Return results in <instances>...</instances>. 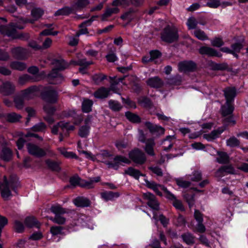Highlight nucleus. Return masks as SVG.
I'll use <instances>...</instances> for the list:
<instances>
[{
  "instance_id": "obj_39",
  "label": "nucleus",
  "mask_w": 248,
  "mask_h": 248,
  "mask_svg": "<svg viewBox=\"0 0 248 248\" xmlns=\"http://www.w3.org/2000/svg\"><path fill=\"white\" fill-rule=\"evenodd\" d=\"M125 116L126 118L132 123H138L140 122V117L137 114L130 111L125 112Z\"/></svg>"
},
{
  "instance_id": "obj_44",
  "label": "nucleus",
  "mask_w": 248,
  "mask_h": 248,
  "mask_svg": "<svg viewBox=\"0 0 248 248\" xmlns=\"http://www.w3.org/2000/svg\"><path fill=\"white\" fill-rule=\"evenodd\" d=\"M240 141L235 137H232L226 140V144L228 146L234 147L240 145Z\"/></svg>"
},
{
  "instance_id": "obj_33",
  "label": "nucleus",
  "mask_w": 248,
  "mask_h": 248,
  "mask_svg": "<svg viewBox=\"0 0 248 248\" xmlns=\"http://www.w3.org/2000/svg\"><path fill=\"white\" fill-rule=\"evenodd\" d=\"M110 79V87L109 89L111 91H114V92H116L117 91V88H116V85L120 82H122L124 78H117L116 77H109Z\"/></svg>"
},
{
  "instance_id": "obj_14",
  "label": "nucleus",
  "mask_w": 248,
  "mask_h": 248,
  "mask_svg": "<svg viewBox=\"0 0 248 248\" xmlns=\"http://www.w3.org/2000/svg\"><path fill=\"white\" fill-rule=\"evenodd\" d=\"M13 56L17 59L25 60L27 58L29 51L26 48L17 47L11 49Z\"/></svg>"
},
{
  "instance_id": "obj_53",
  "label": "nucleus",
  "mask_w": 248,
  "mask_h": 248,
  "mask_svg": "<svg viewBox=\"0 0 248 248\" xmlns=\"http://www.w3.org/2000/svg\"><path fill=\"white\" fill-rule=\"evenodd\" d=\"M221 5L219 0H209L206 6L211 8H217Z\"/></svg>"
},
{
  "instance_id": "obj_45",
  "label": "nucleus",
  "mask_w": 248,
  "mask_h": 248,
  "mask_svg": "<svg viewBox=\"0 0 248 248\" xmlns=\"http://www.w3.org/2000/svg\"><path fill=\"white\" fill-rule=\"evenodd\" d=\"M107 76L102 73L96 74L93 76L92 79L96 84H99L107 78Z\"/></svg>"
},
{
  "instance_id": "obj_18",
  "label": "nucleus",
  "mask_w": 248,
  "mask_h": 248,
  "mask_svg": "<svg viewBox=\"0 0 248 248\" xmlns=\"http://www.w3.org/2000/svg\"><path fill=\"white\" fill-rule=\"evenodd\" d=\"M199 52L202 55H207L209 56H215L217 57H221L222 56L221 53L217 52L212 47L207 46L201 47L199 49Z\"/></svg>"
},
{
  "instance_id": "obj_59",
  "label": "nucleus",
  "mask_w": 248,
  "mask_h": 248,
  "mask_svg": "<svg viewBox=\"0 0 248 248\" xmlns=\"http://www.w3.org/2000/svg\"><path fill=\"white\" fill-rule=\"evenodd\" d=\"M8 219L6 217L0 215V237L4 227L7 224Z\"/></svg>"
},
{
  "instance_id": "obj_42",
  "label": "nucleus",
  "mask_w": 248,
  "mask_h": 248,
  "mask_svg": "<svg viewBox=\"0 0 248 248\" xmlns=\"http://www.w3.org/2000/svg\"><path fill=\"white\" fill-rule=\"evenodd\" d=\"M135 12V11L133 8H130L121 16V18L123 20H127L130 22L134 18L133 14Z\"/></svg>"
},
{
  "instance_id": "obj_35",
  "label": "nucleus",
  "mask_w": 248,
  "mask_h": 248,
  "mask_svg": "<svg viewBox=\"0 0 248 248\" xmlns=\"http://www.w3.org/2000/svg\"><path fill=\"white\" fill-rule=\"evenodd\" d=\"M155 145L154 140L153 139H149L147 140L145 151L150 155L153 156L155 155L154 147Z\"/></svg>"
},
{
  "instance_id": "obj_10",
  "label": "nucleus",
  "mask_w": 248,
  "mask_h": 248,
  "mask_svg": "<svg viewBox=\"0 0 248 248\" xmlns=\"http://www.w3.org/2000/svg\"><path fill=\"white\" fill-rule=\"evenodd\" d=\"M143 196L144 199L147 201V203L151 208L155 211L159 209V203L153 194L147 192L144 193Z\"/></svg>"
},
{
  "instance_id": "obj_46",
  "label": "nucleus",
  "mask_w": 248,
  "mask_h": 248,
  "mask_svg": "<svg viewBox=\"0 0 248 248\" xmlns=\"http://www.w3.org/2000/svg\"><path fill=\"white\" fill-rule=\"evenodd\" d=\"M198 24V21L194 17H189L186 23V25L189 30L196 29Z\"/></svg>"
},
{
  "instance_id": "obj_1",
  "label": "nucleus",
  "mask_w": 248,
  "mask_h": 248,
  "mask_svg": "<svg viewBox=\"0 0 248 248\" xmlns=\"http://www.w3.org/2000/svg\"><path fill=\"white\" fill-rule=\"evenodd\" d=\"M161 40L167 43L177 42L179 39L178 30L174 26L168 25L161 33Z\"/></svg>"
},
{
  "instance_id": "obj_48",
  "label": "nucleus",
  "mask_w": 248,
  "mask_h": 248,
  "mask_svg": "<svg viewBox=\"0 0 248 248\" xmlns=\"http://www.w3.org/2000/svg\"><path fill=\"white\" fill-rule=\"evenodd\" d=\"M46 164H47L48 168L53 170L59 171L60 170L59 164L56 162L52 161L50 160H47L46 161Z\"/></svg>"
},
{
  "instance_id": "obj_63",
  "label": "nucleus",
  "mask_w": 248,
  "mask_h": 248,
  "mask_svg": "<svg viewBox=\"0 0 248 248\" xmlns=\"http://www.w3.org/2000/svg\"><path fill=\"white\" fill-rule=\"evenodd\" d=\"M80 179L78 176H73L70 179V183L73 186H80Z\"/></svg>"
},
{
  "instance_id": "obj_27",
  "label": "nucleus",
  "mask_w": 248,
  "mask_h": 248,
  "mask_svg": "<svg viewBox=\"0 0 248 248\" xmlns=\"http://www.w3.org/2000/svg\"><path fill=\"white\" fill-rule=\"evenodd\" d=\"M43 11L40 8H34L31 11V15L34 18V19H25L23 20L24 22H30L33 23L35 20L39 19L43 14Z\"/></svg>"
},
{
  "instance_id": "obj_6",
  "label": "nucleus",
  "mask_w": 248,
  "mask_h": 248,
  "mask_svg": "<svg viewBox=\"0 0 248 248\" xmlns=\"http://www.w3.org/2000/svg\"><path fill=\"white\" fill-rule=\"evenodd\" d=\"M43 99L47 103L53 104L57 100V93L51 87L46 88L41 93Z\"/></svg>"
},
{
  "instance_id": "obj_57",
  "label": "nucleus",
  "mask_w": 248,
  "mask_h": 248,
  "mask_svg": "<svg viewBox=\"0 0 248 248\" xmlns=\"http://www.w3.org/2000/svg\"><path fill=\"white\" fill-rule=\"evenodd\" d=\"M14 229L17 232H21L24 229V227L22 222L15 220L14 222Z\"/></svg>"
},
{
  "instance_id": "obj_13",
  "label": "nucleus",
  "mask_w": 248,
  "mask_h": 248,
  "mask_svg": "<svg viewBox=\"0 0 248 248\" xmlns=\"http://www.w3.org/2000/svg\"><path fill=\"white\" fill-rule=\"evenodd\" d=\"M15 90V85L9 81L3 82L0 85V93L3 95H9L13 94Z\"/></svg>"
},
{
  "instance_id": "obj_30",
  "label": "nucleus",
  "mask_w": 248,
  "mask_h": 248,
  "mask_svg": "<svg viewBox=\"0 0 248 248\" xmlns=\"http://www.w3.org/2000/svg\"><path fill=\"white\" fill-rule=\"evenodd\" d=\"M102 199L106 201H111L119 196L118 192H113L112 191H105L101 193Z\"/></svg>"
},
{
  "instance_id": "obj_8",
  "label": "nucleus",
  "mask_w": 248,
  "mask_h": 248,
  "mask_svg": "<svg viewBox=\"0 0 248 248\" xmlns=\"http://www.w3.org/2000/svg\"><path fill=\"white\" fill-rule=\"evenodd\" d=\"M129 158L135 163L142 164L145 163L146 158L145 154L138 149H135L129 153Z\"/></svg>"
},
{
  "instance_id": "obj_17",
  "label": "nucleus",
  "mask_w": 248,
  "mask_h": 248,
  "mask_svg": "<svg viewBox=\"0 0 248 248\" xmlns=\"http://www.w3.org/2000/svg\"><path fill=\"white\" fill-rule=\"evenodd\" d=\"M232 109H222L221 114L224 117V123L227 125L235 124V121L232 116Z\"/></svg>"
},
{
  "instance_id": "obj_12",
  "label": "nucleus",
  "mask_w": 248,
  "mask_h": 248,
  "mask_svg": "<svg viewBox=\"0 0 248 248\" xmlns=\"http://www.w3.org/2000/svg\"><path fill=\"white\" fill-rule=\"evenodd\" d=\"M27 148L29 153L35 156L40 157L46 155V153L43 149L33 143H28Z\"/></svg>"
},
{
  "instance_id": "obj_62",
  "label": "nucleus",
  "mask_w": 248,
  "mask_h": 248,
  "mask_svg": "<svg viewBox=\"0 0 248 248\" xmlns=\"http://www.w3.org/2000/svg\"><path fill=\"white\" fill-rule=\"evenodd\" d=\"M150 56L152 61H154L161 56V53L158 50H152L150 52Z\"/></svg>"
},
{
  "instance_id": "obj_7",
  "label": "nucleus",
  "mask_w": 248,
  "mask_h": 248,
  "mask_svg": "<svg viewBox=\"0 0 248 248\" xmlns=\"http://www.w3.org/2000/svg\"><path fill=\"white\" fill-rule=\"evenodd\" d=\"M224 93L226 99L227 108H233V102L236 95V91L234 87H228L224 90Z\"/></svg>"
},
{
  "instance_id": "obj_20",
  "label": "nucleus",
  "mask_w": 248,
  "mask_h": 248,
  "mask_svg": "<svg viewBox=\"0 0 248 248\" xmlns=\"http://www.w3.org/2000/svg\"><path fill=\"white\" fill-rule=\"evenodd\" d=\"M85 124L81 126L78 131V135L81 138L88 136L90 132L91 119L87 118L84 121Z\"/></svg>"
},
{
  "instance_id": "obj_52",
  "label": "nucleus",
  "mask_w": 248,
  "mask_h": 248,
  "mask_svg": "<svg viewBox=\"0 0 248 248\" xmlns=\"http://www.w3.org/2000/svg\"><path fill=\"white\" fill-rule=\"evenodd\" d=\"M46 128V124L43 123H39L31 128V130L34 132H43Z\"/></svg>"
},
{
  "instance_id": "obj_26",
  "label": "nucleus",
  "mask_w": 248,
  "mask_h": 248,
  "mask_svg": "<svg viewBox=\"0 0 248 248\" xmlns=\"http://www.w3.org/2000/svg\"><path fill=\"white\" fill-rule=\"evenodd\" d=\"M74 203L78 207H88L91 204L90 201L86 198L79 197L74 200Z\"/></svg>"
},
{
  "instance_id": "obj_22",
  "label": "nucleus",
  "mask_w": 248,
  "mask_h": 248,
  "mask_svg": "<svg viewBox=\"0 0 248 248\" xmlns=\"http://www.w3.org/2000/svg\"><path fill=\"white\" fill-rule=\"evenodd\" d=\"M58 70L57 69H53L51 72L48 74V78L49 79L54 80L53 81H51L52 84H58L60 83L63 80V77L62 75L58 72Z\"/></svg>"
},
{
  "instance_id": "obj_32",
  "label": "nucleus",
  "mask_w": 248,
  "mask_h": 248,
  "mask_svg": "<svg viewBox=\"0 0 248 248\" xmlns=\"http://www.w3.org/2000/svg\"><path fill=\"white\" fill-rule=\"evenodd\" d=\"M115 6V7L108 8L106 9L105 12L102 16L101 18L102 21L107 20L108 18L110 17L112 14H117L119 12V10L117 7V6Z\"/></svg>"
},
{
  "instance_id": "obj_28",
  "label": "nucleus",
  "mask_w": 248,
  "mask_h": 248,
  "mask_svg": "<svg viewBox=\"0 0 248 248\" xmlns=\"http://www.w3.org/2000/svg\"><path fill=\"white\" fill-rule=\"evenodd\" d=\"M175 139L174 136H168L162 141V147L165 151H168L172 147L173 144L172 140Z\"/></svg>"
},
{
  "instance_id": "obj_19",
  "label": "nucleus",
  "mask_w": 248,
  "mask_h": 248,
  "mask_svg": "<svg viewBox=\"0 0 248 248\" xmlns=\"http://www.w3.org/2000/svg\"><path fill=\"white\" fill-rule=\"evenodd\" d=\"M165 190L167 192V196L166 197L168 199L171 200L172 201V203L173 205L178 210L180 211H184V207L181 202L178 200H177L176 197L172 194L170 191L168 190Z\"/></svg>"
},
{
  "instance_id": "obj_40",
  "label": "nucleus",
  "mask_w": 248,
  "mask_h": 248,
  "mask_svg": "<svg viewBox=\"0 0 248 248\" xmlns=\"http://www.w3.org/2000/svg\"><path fill=\"white\" fill-rule=\"evenodd\" d=\"M10 67L14 69L19 71H23L27 67L25 63L20 62H13L10 64Z\"/></svg>"
},
{
  "instance_id": "obj_25",
  "label": "nucleus",
  "mask_w": 248,
  "mask_h": 248,
  "mask_svg": "<svg viewBox=\"0 0 248 248\" xmlns=\"http://www.w3.org/2000/svg\"><path fill=\"white\" fill-rule=\"evenodd\" d=\"M145 125L151 133H156L158 134H163L164 133L165 130L161 126L154 125L148 122H146L145 123Z\"/></svg>"
},
{
  "instance_id": "obj_2",
  "label": "nucleus",
  "mask_w": 248,
  "mask_h": 248,
  "mask_svg": "<svg viewBox=\"0 0 248 248\" xmlns=\"http://www.w3.org/2000/svg\"><path fill=\"white\" fill-rule=\"evenodd\" d=\"M50 211L54 215L55 217H48V218L54 223L62 225L66 221V218L63 216V215L66 213V210L60 205L52 206L50 208Z\"/></svg>"
},
{
  "instance_id": "obj_3",
  "label": "nucleus",
  "mask_w": 248,
  "mask_h": 248,
  "mask_svg": "<svg viewBox=\"0 0 248 248\" xmlns=\"http://www.w3.org/2000/svg\"><path fill=\"white\" fill-rule=\"evenodd\" d=\"M16 187H17V183L13 181L8 182L5 176L3 177V183L0 184V191L2 197L5 200L8 199L11 196V193L9 190L11 187L15 189Z\"/></svg>"
},
{
  "instance_id": "obj_51",
  "label": "nucleus",
  "mask_w": 248,
  "mask_h": 248,
  "mask_svg": "<svg viewBox=\"0 0 248 248\" xmlns=\"http://www.w3.org/2000/svg\"><path fill=\"white\" fill-rule=\"evenodd\" d=\"M20 116L15 113L8 114L6 116V120L12 123L17 122L19 120Z\"/></svg>"
},
{
  "instance_id": "obj_49",
  "label": "nucleus",
  "mask_w": 248,
  "mask_h": 248,
  "mask_svg": "<svg viewBox=\"0 0 248 248\" xmlns=\"http://www.w3.org/2000/svg\"><path fill=\"white\" fill-rule=\"evenodd\" d=\"M182 237L183 240L188 245H191L194 243V237L190 233H185L182 235Z\"/></svg>"
},
{
  "instance_id": "obj_9",
  "label": "nucleus",
  "mask_w": 248,
  "mask_h": 248,
  "mask_svg": "<svg viewBox=\"0 0 248 248\" xmlns=\"http://www.w3.org/2000/svg\"><path fill=\"white\" fill-rule=\"evenodd\" d=\"M122 163L129 164L130 161L125 157L121 155H117L114 158L113 162H110L109 161L105 162V163L108 166V168H111L115 170L118 169L119 165Z\"/></svg>"
},
{
  "instance_id": "obj_60",
  "label": "nucleus",
  "mask_w": 248,
  "mask_h": 248,
  "mask_svg": "<svg viewBox=\"0 0 248 248\" xmlns=\"http://www.w3.org/2000/svg\"><path fill=\"white\" fill-rule=\"evenodd\" d=\"M185 198L186 199L190 208L193 206L194 203V195L186 194L185 195Z\"/></svg>"
},
{
  "instance_id": "obj_29",
  "label": "nucleus",
  "mask_w": 248,
  "mask_h": 248,
  "mask_svg": "<svg viewBox=\"0 0 248 248\" xmlns=\"http://www.w3.org/2000/svg\"><path fill=\"white\" fill-rule=\"evenodd\" d=\"M52 64L56 67V69L59 70H64L67 68L69 65L67 62L61 58L53 60Z\"/></svg>"
},
{
  "instance_id": "obj_47",
  "label": "nucleus",
  "mask_w": 248,
  "mask_h": 248,
  "mask_svg": "<svg viewBox=\"0 0 248 248\" xmlns=\"http://www.w3.org/2000/svg\"><path fill=\"white\" fill-rule=\"evenodd\" d=\"M61 154L67 158H77V156L72 152H67L65 148H60L58 149Z\"/></svg>"
},
{
  "instance_id": "obj_23",
  "label": "nucleus",
  "mask_w": 248,
  "mask_h": 248,
  "mask_svg": "<svg viewBox=\"0 0 248 248\" xmlns=\"http://www.w3.org/2000/svg\"><path fill=\"white\" fill-rule=\"evenodd\" d=\"M147 84L152 88H159L163 85V81L158 77L149 78L146 81Z\"/></svg>"
},
{
  "instance_id": "obj_24",
  "label": "nucleus",
  "mask_w": 248,
  "mask_h": 248,
  "mask_svg": "<svg viewBox=\"0 0 248 248\" xmlns=\"http://www.w3.org/2000/svg\"><path fill=\"white\" fill-rule=\"evenodd\" d=\"M109 92V89L102 87L94 92L93 96L96 98L104 99L108 96Z\"/></svg>"
},
{
  "instance_id": "obj_61",
  "label": "nucleus",
  "mask_w": 248,
  "mask_h": 248,
  "mask_svg": "<svg viewBox=\"0 0 248 248\" xmlns=\"http://www.w3.org/2000/svg\"><path fill=\"white\" fill-rule=\"evenodd\" d=\"M243 47V45L240 42L235 43L231 45L232 50L236 52H239Z\"/></svg>"
},
{
  "instance_id": "obj_41",
  "label": "nucleus",
  "mask_w": 248,
  "mask_h": 248,
  "mask_svg": "<svg viewBox=\"0 0 248 248\" xmlns=\"http://www.w3.org/2000/svg\"><path fill=\"white\" fill-rule=\"evenodd\" d=\"M125 173L127 174H128L133 177L136 179H138L140 176L142 175V174L140 172L139 170L131 167H130L128 169L125 170Z\"/></svg>"
},
{
  "instance_id": "obj_16",
  "label": "nucleus",
  "mask_w": 248,
  "mask_h": 248,
  "mask_svg": "<svg viewBox=\"0 0 248 248\" xmlns=\"http://www.w3.org/2000/svg\"><path fill=\"white\" fill-rule=\"evenodd\" d=\"M178 67L181 72H191L196 68V64L192 61H185L179 63Z\"/></svg>"
},
{
  "instance_id": "obj_11",
  "label": "nucleus",
  "mask_w": 248,
  "mask_h": 248,
  "mask_svg": "<svg viewBox=\"0 0 248 248\" xmlns=\"http://www.w3.org/2000/svg\"><path fill=\"white\" fill-rule=\"evenodd\" d=\"M75 129V127L73 125H70L68 123H64L63 122L58 123L57 124L54 125L52 127L51 132L53 134H57L58 131L61 130L63 133L65 131L69 132L73 131Z\"/></svg>"
},
{
  "instance_id": "obj_54",
  "label": "nucleus",
  "mask_w": 248,
  "mask_h": 248,
  "mask_svg": "<svg viewBox=\"0 0 248 248\" xmlns=\"http://www.w3.org/2000/svg\"><path fill=\"white\" fill-rule=\"evenodd\" d=\"M77 64L80 66L88 67L89 65L93 64V62L92 61H87L85 58H83L78 59Z\"/></svg>"
},
{
  "instance_id": "obj_64",
  "label": "nucleus",
  "mask_w": 248,
  "mask_h": 248,
  "mask_svg": "<svg viewBox=\"0 0 248 248\" xmlns=\"http://www.w3.org/2000/svg\"><path fill=\"white\" fill-rule=\"evenodd\" d=\"M31 79V77L27 74L23 75L19 78V83L20 84H24Z\"/></svg>"
},
{
  "instance_id": "obj_50",
  "label": "nucleus",
  "mask_w": 248,
  "mask_h": 248,
  "mask_svg": "<svg viewBox=\"0 0 248 248\" xmlns=\"http://www.w3.org/2000/svg\"><path fill=\"white\" fill-rule=\"evenodd\" d=\"M89 4L88 0H76L74 7L77 8H83Z\"/></svg>"
},
{
  "instance_id": "obj_31",
  "label": "nucleus",
  "mask_w": 248,
  "mask_h": 248,
  "mask_svg": "<svg viewBox=\"0 0 248 248\" xmlns=\"http://www.w3.org/2000/svg\"><path fill=\"white\" fill-rule=\"evenodd\" d=\"M74 4L73 5V8L69 7H64L62 9L57 10L54 14L55 16H67L72 13L73 9H80V8H77L74 7Z\"/></svg>"
},
{
  "instance_id": "obj_55",
  "label": "nucleus",
  "mask_w": 248,
  "mask_h": 248,
  "mask_svg": "<svg viewBox=\"0 0 248 248\" xmlns=\"http://www.w3.org/2000/svg\"><path fill=\"white\" fill-rule=\"evenodd\" d=\"M211 45L216 47H220L224 45V42L221 38H215L211 41Z\"/></svg>"
},
{
  "instance_id": "obj_15",
  "label": "nucleus",
  "mask_w": 248,
  "mask_h": 248,
  "mask_svg": "<svg viewBox=\"0 0 248 248\" xmlns=\"http://www.w3.org/2000/svg\"><path fill=\"white\" fill-rule=\"evenodd\" d=\"M235 173V170L232 165L223 166L220 168L215 173V176L218 178L222 177L228 174Z\"/></svg>"
},
{
  "instance_id": "obj_5",
  "label": "nucleus",
  "mask_w": 248,
  "mask_h": 248,
  "mask_svg": "<svg viewBox=\"0 0 248 248\" xmlns=\"http://www.w3.org/2000/svg\"><path fill=\"white\" fill-rule=\"evenodd\" d=\"M22 29L23 27L17 26L16 24L12 23L8 26H0V32L4 35L11 37L13 38H18L16 33V29Z\"/></svg>"
},
{
  "instance_id": "obj_21",
  "label": "nucleus",
  "mask_w": 248,
  "mask_h": 248,
  "mask_svg": "<svg viewBox=\"0 0 248 248\" xmlns=\"http://www.w3.org/2000/svg\"><path fill=\"white\" fill-rule=\"evenodd\" d=\"M225 127H222L213 130L209 134H205L203 135L204 139L208 141H212L217 139L225 130Z\"/></svg>"
},
{
  "instance_id": "obj_4",
  "label": "nucleus",
  "mask_w": 248,
  "mask_h": 248,
  "mask_svg": "<svg viewBox=\"0 0 248 248\" xmlns=\"http://www.w3.org/2000/svg\"><path fill=\"white\" fill-rule=\"evenodd\" d=\"M38 89L36 86L31 87L23 91L22 96H16L15 97L14 101L16 107L17 108L21 107L23 104V98L29 99L36 94Z\"/></svg>"
},
{
  "instance_id": "obj_36",
  "label": "nucleus",
  "mask_w": 248,
  "mask_h": 248,
  "mask_svg": "<svg viewBox=\"0 0 248 248\" xmlns=\"http://www.w3.org/2000/svg\"><path fill=\"white\" fill-rule=\"evenodd\" d=\"M217 154L218 156L217 158V161L220 164H226L229 161V157L227 154L223 152H217Z\"/></svg>"
},
{
  "instance_id": "obj_37",
  "label": "nucleus",
  "mask_w": 248,
  "mask_h": 248,
  "mask_svg": "<svg viewBox=\"0 0 248 248\" xmlns=\"http://www.w3.org/2000/svg\"><path fill=\"white\" fill-rule=\"evenodd\" d=\"M12 156V152L10 149L7 148H3L0 154V157L3 160L8 161L10 160Z\"/></svg>"
},
{
  "instance_id": "obj_58",
  "label": "nucleus",
  "mask_w": 248,
  "mask_h": 248,
  "mask_svg": "<svg viewBox=\"0 0 248 248\" xmlns=\"http://www.w3.org/2000/svg\"><path fill=\"white\" fill-rule=\"evenodd\" d=\"M93 105V101L88 98H84L82 103V108H91Z\"/></svg>"
},
{
  "instance_id": "obj_43",
  "label": "nucleus",
  "mask_w": 248,
  "mask_h": 248,
  "mask_svg": "<svg viewBox=\"0 0 248 248\" xmlns=\"http://www.w3.org/2000/svg\"><path fill=\"white\" fill-rule=\"evenodd\" d=\"M193 34L197 38L200 40L204 41L208 39V37L205 33L200 29L196 30Z\"/></svg>"
},
{
  "instance_id": "obj_34",
  "label": "nucleus",
  "mask_w": 248,
  "mask_h": 248,
  "mask_svg": "<svg viewBox=\"0 0 248 248\" xmlns=\"http://www.w3.org/2000/svg\"><path fill=\"white\" fill-rule=\"evenodd\" d=\"M26 225L30 228L35 227L39 228L40 224L37 219L33 217H29L26 218L25 220Z\"/></svg>"
},
{
  "instance_id": "obj_38",
  "label": "nucleus",
  "mask_w": 248,
  "mask_h": 248,
  "mask_svg": "<svg viewBox=\"0 0 248 248\" xmlns=\"http://www.w3.org/2000/svg\"><path fill=\"white\" fill-rule=\"evenodd\" d=\"M139 103L141 107L152 108L153 107L150 99L146 97H140L139 99Z\"/></svg>"
},
{
  "instance_id": "obj_56",
  "label": "nucleus",
  "mask_w": 248,
  "mask_h": 248,
  "mask_svg": "<svg viewBox=\"0 0 248 248\" xmlns=\"http://www.w3.org/2000/svg\"><path fill=\"white\" fill-rule=\"evenodd\" d=\"M62 229L61 226H52L50 228V232L53 235H57L62 233Z\"/></svg>"
}]
</instances>
